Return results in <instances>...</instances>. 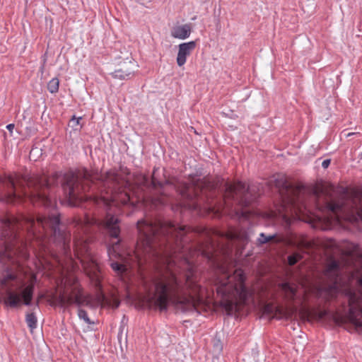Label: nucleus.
I'll return each instance as SVG.
<instances>
[{
	"label": "nucleus",
	"instance_id": "1",
	"mask_svg": "<svg viewBox=\"0 0 362 362\" xmlns=\"http://www.w3.org/2000/svg\"><path fill=\"white\" fill-rule=\"evenodd\" d=\"M59 182L70 202L93 199L95 204L106 208L104 220L88 216L76 220L74 223L78 230L85 234L88 233L89 226L97 225L104 227L112 238H119V219L112 214L111 207H117L120 204H134L135 201L129 194L131 184L129 180L114 171H108L103 175L97 170L88 171L81 169L63 175L55 172L49 177H27L15 174L7 175L2 180L3 185L7 188V202H13L21 199L23 196H28V192L25 191L26 185L30 190V199L35 202H41L45 206L52 205L50 197L52 188L58 186Z\"/></svg>",
	"mask_w": 362,
	"mask_h": 362
},
{
	"label": "nucleus",
	"instance_id": "2",
	"mask_svg": "<svg viewBox=\"0 0 362 362\" xmlns=\"http://www.w3.org/2000/svg\"><path fill=\"white\" fill-rule=\"evenodd\" d=\"M139 240L134 252L139 264L153 260L168 264V269L147 280L144 279L145 288L153 294L148 301L160 310H166L169 303L182 312L195 311L202 303L205 288L197 284L193 273L180 276L170 268L174 255L182 252L185 226H177L171 222L156 221L137 222Z\"/></svg>",
	"mask_w": 362,
	"mask_h": 362
},
{
	"label": "nucleus",
	"instance_id": "3",
	"mask_svg": "<svg viewBox=\"0 0 362 362\" xmlns=\"http://www.w3.org/2000/svg\"><path fill=\"white\" fill-rule=\"evenodd\" d=\"M318 209L321 214L316 217L330 227L346 221L354 224H362V193L352 192L344 194L338 199H330L320 203L316 190L304 186H296V217L311 210Z\"/></svg>",
	"mask_w": 362,
	"mask_h": 362
},
{
	"label": "nucleus",
	"instance_id": "4",
	"mask_svg": "<svg viewBox=\"0 0 362 362\" xmlns=\"http://www.w3.org/2000/svg\"><path fill=\"white\" fill-rule=\"evenodd\" d=\"M19 228L26 230L37 240L42 239L45 233L50 232L65 255H69L71 251V234L61 224L59 216L57 214L48 216H37L36 218L33 216H22L20 218H13L1 221L0 240L3 241L2 244L5 245L6 250L10 247L6 236L9 233L12 236L15 230ZM13 235L16 237V235Z\"/></svg>",
	"mask_w": 362,
	"mask_h": 362
},
{
	"label": "nucleus",
	"instance_id": "5",
	"mask_svg": "<svg viewBox=\"0 0 362 362\" xmlns=\"http://www.w3.org/2000/svg\"><path fill=\"white\" fill-rule=\"evenodd\" d=\"M244 281L245 276L241 269H235L233 274L223 267L219 269L213 284L227 310L233 311L238 304L245 303L247 299L249 292Z\"/></svg>",
	"mask_w": 362,
	"mask_h": 362
},
{
	"label": "nucleus",
	"instance_id": "6",
	"mask_svg": "<svg viewBox=\"0 0 362 362\" xmlns=\"http://www.w3.org/2000/svg\"><path fill=\"white\" fill-rule=\"evenodd\" d=\"M0 284L5 288L6 298L4 303L9 307L16 308L18 306L21 300L25 305H30L33 295V286H26L22 293H17L13 290V288L18 284L19 290L21 289V283L19 282L17 275L11 271L4 272L0 276Z\"/></svg>",
	"mask_w": 362,
	"mask_h": 362
},
{
	"label": "nucleus",
	"instance_id": "7",
	"mask_svg": "<svg viewBox=\"0 0 362 362\" xmlns=\"http://www.w3.org/2000/svg\"><path fill=\"white\" fill-rule=\"evenodd\" d=\"M154 174L155 172H153L152 175V180L151 182H149L148 177L145 175L139 174L136 175L134 182L137 185L140 187L144 186L151 187L153 190V192H151V194L149 195L138 196L136 201H143L146 204L151 205L152 207L158 208L167 204L168 202V198L160 189H157L158 187L162 188L163 184L156 179Z\"/></svg>",
	"mask_w": 362,
	"mask_h": 362
},
{
	"label": "nucleus",
	"instance_id": "8",
	"mask_svg": "<svg viewBox=\"0 0 362 362\" xmlns=\"http://www.w3.org/2000/svg\"><path fill=\"white\" fill-rule=\"evenodd\" d=\"M74 247L76 255L80 259L88 275L98 281V264L95 257L89 252L87 240L76 235L74 239Z\"/></svg>",
	"mask_w": 362,
	"mask_h": 362
},
{
	"label": "nucleus",
	"instance_id": "9",
	"mask_svg": "<svg viewBox=\"0 0 362 362\" xmlns=\"http://www.w3.org/2000/svg\"><path fill=\"white\" fill-rule=\"evenodd\" d=\"M226 190L225 204L229 206V200L232 199L235 204L243 206H247L256 199L255 195L252 194V187H247L241 182H229L224 185Z\"/></svg>",
	"mask_w": 362,
	"mask_h": 362
},
{
	"label": "nucleus",
	"instance_id": "10",
	"mask_svg": "<svg viewBox=\"0 0 362 362\" xmlns=\"http://www.w3.org/2000/svg\"><path fill=\"white\" fill-rule=\"evenodd\" d=\"M57 300L62 306L76 304L78 306H91L90 296H85L80 289L74 288L69 294L60 293Z\"/></svg>",
	"mask_w": 362,
	"mask_h": 362
},
{
	"label": "nucleus",
	"instance_id": "11",
	"mask_svg": "<svg viewBox=\"0 0 362 362\" xmlns=\"http://www.w3.org/2000/svg\"><path fill=\"white\" fill-rule=\"evenodd\" d=\"M174 187L182 198L187 200L192 201L199 196V184L189 185L182 181H177L174 184Z\"/></svg>",
	"mask_w": 362,
	"mask_h": 362
},
{
	"label": "nucleus",
	"instance_id": "12",
	"mask_svg": "<svg viewBox=\"0 0 362 362\" xmlns=\"http://www.w3.org/2000/svg\"><path fill=\"white\" fill-rule=\"evenodd\" d=\"M136 64L134 62L129 60L124 62L121 67L111 74L113 78L120 80H127L130 78L135 71Z\"/></svg>",
	"mask_w": 362,
	"mask_h": 362
},
{
	"label": "nucleus",
	"instance_id": "13",
	"mask_svg": "<svg viewBox=\"0 0 362 362\" xmlns=\"http://www.w3.org/2000/svg\"><path fill=\"white\" fill-rule=\"evenodd\" d=\"M196 47V42L190 41L179 45V49L177 56V64L179 66H183L187 61V57L190 55Z\"/></svg>",
	"mask_w": 362,
	"mask_h": 362
},
{
	"label": "nucleus",
	"instance_id": "14",
	"mask_svg": "<svg viewBox=\"0 0 362 362\" xmlns=\"http://www.w3.org/2000/svg\"><path fill=\"white\" fill-rule=\"evenodd\" d=\"M192 26L190 24H184L173 28L171 31V35L175 38L184 40L187 38L191 34Z\"/></svg>",
	"mask_w": 362,
	"mask_h": 362
},
{
	"label": "nucleus",
	"instance_id": "15",
	"mask_svg": "<svg viewBox=\"0 0 362 362\" xmlns=\"http://www.w3.org/2000/svg\"><path fill=\"white\" fill-rule=\"evenodd\" d=\"M281 288L287 300H293L295 298L296 288L289 283L285 282L281 284Z\"/></svg>",
	"mask_w": 362,
	"mask_h": 362
},
{
	"label": "nucleus",
	"instance_id": "16",
	"mask_svg": "<svg viewBox=\"0 0 362 362\" xmlns=\"http://www.w3.org/2000/svg\"><path fill=\"white\" fill-rule=\"evenodd\" d=\"M226 238L230 240H240L243 243L247 241V235L245 231L242 230H232L226 234Z\"/></svg>",
	"mask_w": 362,
	"mask_h": 362
},
{
	"label": "nucleus",
	"instance_id": "17",
	"mask_svg": "<svg viewBox=\"0 0 362 362\" xmlns=\"http://www.w3.org/2000/svg\"><path fill=\"white\" fill-rule=\"evenodd\" d=\"M339 271V264L337 261H332L330 262L326 270V274L327 276L332 275V274L337 275Z\"/></svg>",
	"mask_w": 362,
	"mask_h": 362
},
{
	"label": "nucleus",
	"instance_id": "18",
	"mask_svg": "<svg viewBox=\"0 0 362 362\" xmlns=\"http://www.w3.org/2000/svg\"><path fill=\"white\" fill-rule=\"evenodd\" d=\"M59 81L57 78L51 79L47 84V89L51 93H56L59 90Z\"/></svg>",
	"mask_w": 362,
	"mask_h": 362
},
{
	"label": "nucleus",
	"instance_id": "19",
	"mask_svg": "<svg viewBox=\"0 0 362 362\" xmlns=\"http://www.w3.org/2000/svg\"><path fill=\"white\" fill-rule=\"evenodd\" d=\"M26 322L30 329H33L37 327V317L33 313H29L26 315Z\"/></svg>",
	"mask_w": 362,
	"mask_h": 362
},
{
	"label": "nucleus",
	"instance_id": "20",
	"mask_svg": "<svg viewBox=\"0 0 362 362\" xmlns=\"http://www.w3.org/2000/svg\"><path fill=\"white\" fill-rule=\"evenodd\" d=\"M346 252L350 256L362 255V252L361 251L359 246L354 243L350 245V249Z\"/></svg>",
	"mask_w": 362,
	"mask_h": 362
},
{
	"label": "nucleus",
	"instance_id": "21",
	"mask_svg": "<svg viewBox=\"0 0 362 362\" xmlns=\"http://www.w3.org/2000/svg\"><path fill=\"white\" fill-rule=\"evenodd\" d=\"M276 235H266L264 233H262L259 234V237L258 238V242L259 244H265L274 239H275Z\"/></svg>",
	"mask_w": 362,
	"mask_h": 362
},
{
	"label": "nucleus",
	"instance_id": "22",
	"mask_svg": "<svg viewBox=\"0 0 362 362\" xmlns=\"http://www.w3.org/2000/svg\"><path fill=\"white\" fill-rule=\"evenodd\" d=\"M112 269L117 274H122L126 270L124 264H119L117 262H113L110 264Z\"/></svg>",
	"mask_w": 362,
	"mask_h": 362
},
{
	"label": "nucleus",
	"instance_id": "23",
	"mask_svg": "<svg viewBox=\"0 0 362 362\" xmlns=\"http://www.w3.org/2000/svg\"><path fill=\"white\" fill-rule=\"evenodd\" d=\"M302 258V255L299 253H294L288 257V262L289 265L293 266L296 264L300 259Z\"/></svg>",
	"mask_w": 362,
	"mask_h": 362
},
{
	"label": "nucleus",
	"instance_id": "24",
	"mask_svg": "<svg viewBox=\"0 0 362 362\" xmlns=\"http://www.w3.org/2000/svg\"><path fill=\"white\" fill-rule=\"evenodd\" d=\"M78 316L80 319L83 320L87 324H92L90 318L88 316V314L86 310L83 309H78Z\"/></svg>",
	"mask_w": 362,
	"mask_h": 362
},
{
	"label": "nucleus",
	"instance_id": "25",
	"mask_svg": "<svg viewBox=\"0 0 362 362\" xmlns=\"http://www.w3.org/2000/svg\"><path fill=\"white\" fill-rule=\"evenodd\" d=\"M223 346L220 339H215L214 340V350L216 353H220L222 351Z\"/></svg>",
	"mask_w": 362,
	"mask_h": 362
},
{
	"label": "nucleus",
	"instance_id": "26",
	"mask_svg": "<svg viewBox=\"0 0 362 362\" xmlns=\"http://www.w3.org/2000/svg\"><path fill=\"white\" fill-rule=\"evenodd\" d=\"M119 243V240H118L115 243V245H113L112 247H108V248H107V253H108L110 257H111L112 255H118L117 253V252H116V247H117Z\"/></svg>",
	"mask_w": 362,
	"mask_h": 362
},
{
	"label": "nucleus",
	"instance_id": "27",
	"mask_svg": "<svg viewBox=\"0 0 362 362\" xmlns=\"http://www.w3.org/2000/svg\"><path fill=\"white\" fill-rule=\"evenodd\" d=\"M330 164V160L329 159H326V160H324L322 163V167L323 168H328V166Z\"/></svg>",
	"mask_w": 362,
	"mask_h": 362
},
{
	"label": "nucleus",
	"instance_id": "28",
	"mask_svg": "<svg viewBox=\"0 0 362 362\" xmlns=\"http://www.w3.org/2000/svg\"><path fill=\"white\" fill-rule=\"evenodd\" d=\"M81 119V117H76L75 116L73 117V118L71 119V122H72L74 124H79V121Z\"/></svg>",
	"mask_w": 362,
	"mask_h": 362
},
{
	"label": "nucleus",
	"instance_id": "29",
	"mask_svg": "<svg viewBox=\"0 0 362 362\" xmlns=\"http://www.w3.org/2000/svg\"><path fill=\"white\" fill-rule=\"evenodd\" d=\"M14 127V124H9L6 126V129L10 132L11 134H12Z\"/></svg>",
	"mask_w": 362,
	"mask_h": 362
},
{
	"label": "nucleus",
	"instance_id": "30",
	"mask_svg": "<svg viewBox=\"0 0 362 362\" xmlns=\"http://www.w3.org/2000/svg\"><path fill=\"white\" fill-rule=\"evenodd\" d=\"M344 135L345 137H349L352 135H354V134H358L359 133H356V132H349V133H345V132H343Z\"/></svg>",
	"mask_w": 362,
	"mask_h": 362
},
{
	"label": "nucleus",
	"instance_id": "31",
	"mask_svg": "<svg viewBox=\"0 0 362 362\" xmlns=\"http://www.w3.org/2000/svg\"><path fill=\"white\" fill-rule=\"evenodd\" d=\"M189 206L194 208V209H197L199 208V203H192V204L189 205Z\"/></svg>",
	"mask_w": 362,
	"mask_h": 362
},
{
	"label": "nucleus",
	"instance_id": "32",
	"mask_svg": "<svg viewBox=\"0 0 362 362\" xmlns=\"http://www.w3.org/2000/svg\"><path fill=\"white\" fill-rule=\"evenodd\" d=\"M34 149H32L31 151H30V154H32L33 152H34Z\"/></svg>",
	"mask_w": 362,
	"mask_h": 362
},
{
	"label": "nucleus",
	"instance_id": "33",
	"mask_svg": "<svg viewBox=\"0 0 362 362\" xmlns=\"http://www.w3.org/2000/svg\"><path fill=\"white\" fill-rule=\"evenodd\" d=\"M334 274V276H336V279H335V281H337V277L338 274H337V275H336V274Z\"/></svg>",
	"mask_w": 362,
	"mask_h": 362
},
{
	"label": "nucleus",
	"instance_id": "34",
	"mask_svg": "<svg viewBox=\"0 0 362 362\" xmlns=\"http://www.w3.org/2000/svg\"><path fill=\"white\" fill-rule=\"evenodd\" d=\"M266 309H267V310H269V305H267V306L266 307Z\"/></svg>",
	"mask_w": 362,
	"mask_h": 362
}]
</instances>
